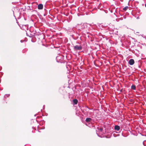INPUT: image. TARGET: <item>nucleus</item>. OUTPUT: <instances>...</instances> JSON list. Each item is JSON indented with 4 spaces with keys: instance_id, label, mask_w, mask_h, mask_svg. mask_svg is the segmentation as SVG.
<instances>
[{
    "instance_id": "obj_4",
    "label": "nucleus",
    "mask_w": 146,
    "mask_h": 146,
    "mask_svg": "<svg viewBox=\"0 0 146 146\" xmlns=\"http://www.w3.org/2000/svg\"><path fill=\"white\" fill-rule=\"evenodd\" d=\"M135 63L133 59H130L128 62L129 64L130 65H133Z\"/></svg>"
},
{
    "instance_id": "obj_9",
    "label": "nucleus",
    "mask_w": 146,
    "mask_h": 146,
    "mask_svg": "<svg viewBox=\"0 0 146 146\" xmlns=\"http://www.w3.org/2000/svg\"><path fill=\"white\" fill-rule=\"evenodd\" d=\"M128 7L127 6V7H124L123 8V10L124 11H126L127 10V9H128Z\"/></svg>"
},
{
    "instance_id": "obj_10",
    "label": "nucleus",
    "mask_w": 146,
    "mask_h": 146,
    "mask_svg": "<svg viewBox=\"0 0 146 146\" xmlns=\"http://www.w3.org/2000/svg\"><path fill=\"white\" fill-rule=\"evenodd\" d=\"M6 96L7 97H8L9 96V94H7L5 95V96Z\"/></svg>"
},
{
    "instance_id": "obj_3",
    "label": "nucleus",
    "mask_w": 146,
    "mask_h": 146,
    "mask_svg": "<svg viewBox=\"0 0 146 146\" xmlns=\"http://www.w3.org/2000/svg\"><path fill=\"white\" fill-rule=\"evenodd\" d=\"M92 120V119L90 118H87L85 120L86 122V125H88V124H89L90 122H91Z\"/></svg>"
},
{
    "instance_id": "obj_6",
    "label": "nucleus",
    "mask_w": 146,
    "mask_h": 146,
    "mask_svg": "<svg viewBox=\"0 0 146 146\" xmlns=\"http://www.w3.org/2000/svg\"><path fill=\"white\" fill-rule=\"evenodd\" d=\"M120 128L119 126L117 125L115 126L114 129L115 130L118 131L120 129Z\"/></svg>"
},
{
    "instance_id": "obj_12",
    "label": "nucleus",
    "mask_w": 146,
    "mask_h": 146,
    "mask_svg": "<svg viewBox=\"0 0 146 146\" xmlns=\"http://www.w3.org/2000/svg\"><path fill=\"white\" fill-rule=\"evenodd\" d=\"M144 142H143V145H144V146H146V145H145V144H144Z\"/></svg>"
},
{
    "instance_id": "obj_5",
    "label": "nucleus",
    "mask_w": 146,
    "mask_h": 146,
    "mask_svg": "<svg viewBox=\"0 0 146 146\" xmlns=\"http://www.w3.org/2000/svg\"><path fill=\"white\" fill-rule=\"evenodd\" d=\"M43 8V5L42 4H39L38 6V9H42Z\"/></svg>"
},
{
    "instance_id": "obj_11",
    "label": "nucleus",
    "mask_w": 146,
    "mask_h": 146,
    "mask_svg": "<svg viewBox=\"0 0 146 146\" xmlns=\"http://www.w3.org/2000/svg\"><path fill=\"white\" fill-rule=\"evenodd\" d=\"M84 25V26H86V24H83Z\"/></svg>"
},
{
    "instance_id": "obj_7",
    "label": "nucleus",
    "mask_w": 146,
    "mask_h": 146,
    "mask_svg": "<svg viewBox=\"0 0 146 146\" xmlns=\"http://www.w3.org/2000/svg\"><path fill=\"white\" fill-rule=\"evenodd\" d=\"M73 102L74 104H76L78 103V101L77 99H75L73 100Z\"/></svg>"
},
{
    "instance_id": "obj_1",
    "label": "nucleus",
    "mask_w": 146,
    "mask_h": 146,
    "mask_svg": "<svg viewBox=\"0 0 146 146\" xmlns=\"http://www.w3.org/2000/svg\"><path fill=\"white\" fill-rule=\"evenodd\" d=\"M102 129L100 128V129H98V131H96V133L97 134L98 136L100 137H104V136L102 134Z\"/></svg>"
},
{
    "instance_id": "obj_8",
    "label": "nucleus",
    "mask_w": 146,
    "mask_h": 146,
    "mask_svg": "<svg viewBox=\"0 0 146 146\" xmlns=\"http://www.w3.org/2000/svg\"><path fill=\"white\" fill-rule=\"evenodd\" d=\"M131 88L133 90H135L136 89V87L135 85H132L131 86Z\"/></svg>"
},
{
    "instance_id": "obj_13",
    "label": "nucleus",
    "mask_w": 146,
    "mask_h": 146,
    "mask_svg": "<svg viewBox=\"0 0 146 146\" xmlns=\"http://www.w3.org/2000/svg\"><path fill=\"white\" fill-rule=\"evenodd\" d=\"M145 7H146V3H145Z\"/></svg>"
},
{
    "instance_id": "obj_2",
    "label": "nucleus",
    "mask_w": 146,
    "mask_h": 146,
    "mask_svg": "<svg viewBox=\"0 0 146 146\" xmlns=\"http://www.w3.org/2000/svg\"><path fill=\"white\" fill-rule=\"evenodd\" d=\"M74 50H81L82 49V47L81 46L76 45L74 46Z\"/></svg>"
}]
</instances>
